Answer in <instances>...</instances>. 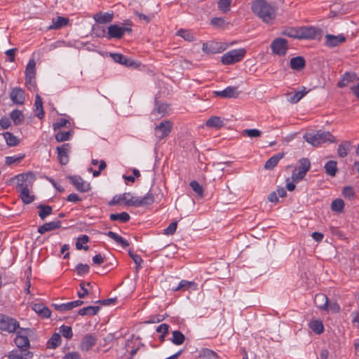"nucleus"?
Segmentation results:
<instances>
[{
    "instance_id": "1",
    "label": "nucleus",
    "mask_w": 359,
    "mask_h": 359,
    "mask_svg": "<svg viewBox=\"0 0 359 359\" xmlns=\"http://www.w3.org/2000/svg\"><path fill=\"white\" fill-rule=\"evenodd\" d=\"M125 201L127 206L141 207L151 205L155 201L154 194L149 191L144 197H135L130 193H124L120 195H116L109 203L110 205H115L121 201Z\"/></svg>"
},
{
    "instance_id": "2",
    "label": "nucleus",
    "mask_w": 359,
    "mask_h": 359,
    "mask_svg": "<svg viewBox=\"0 0 359 359\" xmlns=\"http://www.w3.org/2000/svg\"><path fill=\"white\" fill-rule=\"evenodd\" d=\"M17 180L16 189L20 193V197L25 204L32 203L35 197L30 194L29 189L32 187L34 175L32 172L18 175L15 177Z\"/></svg>"
},
{
    "instance_id": "3",
    "label": "nucleus",
    "mask_w": 359,
    "mask_h": 359,
    "mask_svg": "<svg viewBox=\"0 0 359 359\" xmlns=\"http://www.w3.org/2000/svg\"><path fill=\"white\" fill-rule=\"evenodd\" d=\"M252 11L266 23L272 22L276 18L275 8L265 0H254Z\"/></svg>"
},
{
    "instance_id": "4",
    "label": "nucleus",
    "mask_w": 359,
    "mask_h": 359,
    "mask_svg": "<svg viewBox=\"0 0 359 359\" xmlns=\"http://www.w3.org/2000/svg\"><path fill=\"white\" fill-rule=\"evenodd\" d=\"M304 139L313 147H318L322 144L336 142L335 137L328 131L318 130L316 133H308L304 135Z\"/></svg>"
},
{
    "instance_id": "5",
    "label": "nucleus",
    "mask_w": 359,
    "mask_h": 359,
    "mask_svg": "<svg viewBox=\"0 0 359 359\" xmlns=\"http://www.w3.org/2000/svg\"><path fill=\"white\" fill-rule=\"evenodd\" d=\"M15 332H16V337L14 339L15 345L22 351H27L30 346L28 337L31 332V330L29 328H22L19 327Z\"/></svg>"
},
{
    "instance_id": "6",
    "label": "nucleus",
    "mask_w": 359,
    "mask_h": 359,
    "mask_svg": "<svg viewBox=\"0 0 359 359\" xmlns=\"http://www.w3.org/2000/svg\"><path fill=\"white\" fill-rule=\"evenodd\" d=\"M245 54L246 50L245 48L233 49L224 54L221 62L224 65H232L241 61Z\"/></svg>"
},
{
    "instance_id": "7",
    "label": "nucleus",
    "mask_w": 359,
    "mask_h": 359,
    "mask_svg": "<svg viewBox=\"0 0 359 359\" xmlns=\"http://www.w3.org/2000/svg\"><path fill=\"white\" fill-rule=\"evenodd\" d=\"M19 323L14 318L0 314V330L9 333L15 332L19 328Z\"/></svg>"
},
{
    "instance_id": "8",
    "label": "nucleus",
    "mask_w": 359,
    "mask_h": 359,
    "mask_svg": "<svg viewBox=\"0 0 359 359\" xmlns=\"http://www.w3.org/2000/svg\"><path fill=\"white\" fill-rule=\"evenodd\" d=\"M288 42L283 38H276L271 43L272 53L279 56H283L288 50Z\"/></svg>"
},
{
    "instance_id": "9",
    "label": "nucleus",
    "mask_w": 359,
    "mask_h": 359,
    "mask_svg": "<svg viewBox=\"0 0 359 359\" xmlns=\"http://www.w3.org/2000/svg\"><path fill=\"white\" fill-rule=\"evenodd\" d=\"M299 163V168L298 171H293L292 175V179L293 181L297 182L302 180L304 178L306 172L309 170L311 167V163L306 158H301Z\"/></svg>"
},
{
    "instance_id": "10",
    "label": "nucleus",
    "mask_w": 359,
    "mask_h": 359,
    "mask_svg": "<svg viewBox=\"0 0 359 359\" xmlns=\"http://www.w3.org/2000/svg\"><path fill=\"white\" fill-rule=\"evenodd\" d=\"M172 123L170 121H163L154 128V134L158 140L168 137L171 132Z\"/></svg>"
},
{
    "instance_id": "11",
    "label": "nucleus",
    "mask_w": 359,
    "mask_h": 359,
    "mask_svg": "<svg viewBox=\"0 0 359 359\" xmlns=\"http://www.w3.org/2000/svg\"><path fill=\"white\" fill-rule=\"evenodd\" d=\"M346 37L343 34L332 35L327 34L325 36V45L327 47L334 48L344 43Z\"/></svg>"
},
{
    "instance_id": "12",
    "label": "nucleus",
    "mask_w": 359,
    "mask_h": 359,
    "mask_svg": "<svg viewBox=\"0 0 359 359\" xmlns=\"http://www.w3.org/2000/svg\"><path fill=\"white\" fill-rule=\"evenodd\" d=\"M213 93L215 96L222 98H237L240 95L238 87L236 86H228L223 90L214 91Z\"/></svg>"
},
{
    "instance_id": "13",
    "label": "nucleus",
    "mask_w": 359,
    "mask_h": 359,
    "mask_svg": "<svg viewBox=\"0 0 359 359\" xmlns=\"http://www.w3.org/2000/svg\"><path fill=\"white\" fill-rule=\"evenodd\" d=\"M83 304V301L76 300L64 304H53L52 306L57 311L64 313L67 311H70L74 308L78 307Z\"/></svg>"
},
{
    "instance_id": "14",
    "label": "nucleus",
    "mask_w": 359,
    "mask_h": 359,
    "mask_svg": "<svg viewBox=\"0 0 359 359\" xmlns=\"http://www.w3.org/2000/svg\"><path fill=\"white\" fill-rule=\"evenodd\" d=\"M111 57L114 62L126 67H137L138 65L132 59L126 57L121 53H111Z\"/></svg>"
},
{
    "instance_id": "15",
    "label": "nucleus",
    "mask_w": 359,
    "mask_h": 359,
    "mask_svg": "<svg viewBox=\"0 0 359 359\" xmlns=\"http://www.w3.org/2000/svg\"><path fill=\"white\" fill-rule=\"evenodd\" d=\"M10 98L16 104H23L25 101V91L20 88H14L10 93Z\"/></svg>"
},
{
    "instance_id": "16",
    "label": "nucleus",
    "mask_w": 359,
    "mask_h": 359,
    "mask_svg": "<svg viewBox=\"0 0 359 359\" xmlns=\"http://www.w3.org/2000/svg\"><path fill=\"white\" fill-rule=\"evenodd\" d=\"M70 150L69 143L63 144L61 147H57V158L62 165H66L69 162L68 153Z\"/></svg>"
},
{
    "instance_id": "17",
    "label": "nucleus",
    "mask_w": 359,
    "mask_h": 359,
    "mask_svg": "<svg viewBox=\"0 0 359 359\" xmlns=\"http://www.w3.org/2000/svg\"><path fill=\"white\" fill-rule=\"evenodd\" d=\"M97 343V338L92 334L85 335L81 341L80 348L82 351H88Z\"/></svg>"
},
{
    "instance_id": "18",
    "label": "nucleus",
    "mask_w": 359,
    "mask_h": 359,
    "mask_svg": "<svg viewBox=\"0 0 359 359\" xmlns=\"http://www.w3.org/2000/svg\"><path fill=\"white\" fill-rule=\"evenodd\" d=\"M300 39H314L320 34V30L313 27H300Z\"/></svg>"
},
{
    "instance_id": "19",
    "label": "nucleus",
    "mask_w": 359,
    "mask_h": 359,
    "mask_svg": "<svg viewBox=\"0 0 359 359\" xmlns=\"http://www.w3.org/2000/svg\"><path fill=\"white\" fill-rule=\"evenodd\" d=\"M70 180L75 188L81 192H86L90 189V185L88 182L84 181L79 176H73L70 177Z\"/></svg>"
},
{
    "instance_id": "20",
    "label": "nucleus",
    "mask_w": 359,
    "mask_h": 359,
    "mask_svg": "<svg viewBox=\"0 0 359 359\" xmlns=\"http://www.w3.org/2000/svg\"><path fill=\"white\" fill-rule=\"evenodd\" d=\"M329 299L327 297L322 293H318L315 295L314 304L321 311L328 309Z\"/></svg>"
},
{
    "instance_id": "21",
    "label": "nucleus",
    "mask_w": 359,
    "mask_h": 359,
    "mask_svg": "<svg viewBox=\"0 0 359 359\" xmlns=\"http://www.w3.org/2000/svg\"><path fill=\"white\" fill-rule=\"evenodd\" d=\"M61 224L62 222L60 220L47 222L38 227V232L43 234L46 232L60 228Z\"/></svg>"
},
{
    "instance_id": "22",
    "label": "nucleus",
    "mask_w": 359,
    "mask_h": 359,
    "mask_svg": "<svg viewBox=\"0 0 359 359\" xmlns=\"http://www.w3.org/2000/svg\"><path fill=\"white\" fill-rule=\"evenodd\" d=\"M358 78L354 72H346L343 76L340 81L338 82L337 86L339 88H343L348 86L350 83L354 82L358 80Z\"/></svg>"
},
{
    "instance_id": "23",
    "label": "nucleus",
    "mask_w": 359,
    "mask_h": 359,
    "mask_svg": "<svg viewBox=\"0 0 359 359\" xmlns=\"http://www.w3.org/2000/svg\"><path fill=\"white\" fill-rule=\"evenodd\" d=\"M108 39H121L123 37L121 27L118 25H111L108 27Z\"/></svg>"
},
{
    "instance_id": "24",
    "label": "nucleus",
    "mask_w": 359,
    "mask_h": 359,
    "mask_svg": "<svg viewBox=\"0 0 359 359\" xmlns=\"http://www.w3.org/2000/svg\"><path fill=\"white\" fill-rule=\"evenodd\" d=\"M305 60L302 56L292 57L290 61V68L297 71L303 69L305 67Z\"/></svg>"
},
{
    "instance_id": "25",
    "label": "nucleus",
    "mask_w": 359,
    "mask_h": 359,
    "mask_svg": "<svg viewBox=\"0 0 359 359\" xmlns=\"http://www.w3.org/2000/svg\"><path fill=\"white\" fill-rule=\"evenodd\" d=\"M284 156L283 153H278L277 154L273 155L269 159H268L264 165V168L266 170H273L278 164L279 161L282 159Z\"/></svg>"
},
{
    "instance_id": "26",
    "label": "nucleus",
    "mask_w": 359,
    "mask_h": 359,
    "mask_svg": "<svg viewBox=\"0 0 359 359\" xmlns=\"http://www.w3.org/2000/svg\"><path fill=\"white\" fill-rule=\"evenodd\" d=\"M189 289H192L194 290H197V284L194 281H188L185 280H182L180 282L178 286L175 288H173V291H186Z\"/></svg>"
},
{
    "instance_id": "27",
    "label": "nucleus",
    "mask_w": 359,
    "mask_h": 359,
    "mask_svg": "<svg viewBox=\"0 0 359 359\" xmlns=\"http://www.w3.org/2000/svg\"><path fill=\"white\" fill-rule=\"evenodd\" d=\"M208 128H213L215 129H219L224 126V121L219 116H211L205 123Z\"/></svg>"
},
{
    "instance_id": "28",
    "label": "nucleus",
    "mask_w": 359,
    "mask_h": 359,
    "mask_svg": "<svg viewBox=\"0 0 359 359\" xmlns=\"http://www.w3.org/2000/svg\"><path fill=\"white\" fill-rule=\"evenodd\" d=\"M69 22L68 18L58 16L53 19L52 25L48 27V29H59L65 27Z\"/></svg>"
},
{
    "instance_id": "29",
    "label": "nucleus",
    "mask_w": 359,
    "mask_h": 359,
    "mask_svg": "<svg viewBox=\"0 0 359 359\" xmlns=\"http://www.w3.org/2000/svg\"><path fill=\"white\" fill-rule=\"evenodd\" d=\"M34 112L36 117L42 119L44 116V111L43 108V102L40 95H36L34 102Z\"/></svg>"
},
{
    "instance_id": "30",
    "label": "nucleus",
    "mask_w": 359,
    "mask_h": 359,
    "mask_svg": "<svg viewBox=\"0 0 359 359\" xmlns=\"http://www.w3.org/2000/svg\"><path fill=\"white\" fill-rule=\"evenodd\" d=\"M113 17H114V15L112 13H99L95 14L93 16V18L98 23L105 24V23L110 22L113 20Z\"/></svg>"
},
{
    "instance_id": "31",
    "label": "nucleus",
    "mask_w": 359,
    "mask_h": 359,
    "mask_svg": "<svg viewBox=\"0 0 359 359\" xmlns=\"http://www.w3.org/2000/svg\"><path fill=\"white\" fill-rule=\"evenodd\" d=\"M33 310L43 318H49L51 315L50 310L43 304H35Z\"/></svg>"
},
{
    "instance_id": "32",
    "label": "nucleus",
    "mask_w": 359,
    "mask_h": 359,
    "mask_svg": "<svg viewBox=\"0 0 359 359\" xmlns=\"http://www.w3.org/2000/svg\"><path fill=\"white\" fill-rule=\"evenodd\" d=\"M10 116L15 126L21 125L25 120L22 111L18 109L13 110L10 114Z\"/></svg>"
},
{
    "instance_id": "33",
    "label": "nucleus",
    "mask_w": 359,
    "mask_h": 359,
    "mask_svg": "<svg viewBox=\"0 0 359 359\" xmlns=\"http://www.w3.org/2000/svg\"><path fill=\"white\" fill-rule=\"evenodd\" d=\"M202 49L208 54H215L220 52L217 43L213 41L204 43Z\"/></svg>"
},
{
    "instance_id": "34",
    "label": "nucleus",
    "mask_w": 359,
    "mask_h": 359,
    "mask_svg": "<svg viewBox=\"0 0 359 359\" xmlns=\"http://www.w3.org/2000/svg\"><path fill=\"white\" fill-rule=\"evenodd\" d=\"M37 208L39 210L38 215L39 217L42 219H45L48 216L50 215L53 212V208L50 205H39Z\"/></svg>"
},
{
    "instance_id": "35",
    "label": "nucleus",
    "mask_w": 359,
    "mask_h": 359,
    "mask_svg": "<svg viewBox=\"0 0 359 359\" xmlns=\"http://www.w3.org/2000/svg\"><path fill=\"white\" fill-rule=\"evenodd\" d=\"M109 238L114 240L118 244L121 245L123 248L129 246V243L124 239L122 236L118 235L115 232L108 231L106 233Z\"/></svg>"
},
{
    "instance_id": "36",
    "label": "nucleus",
    "mask_w": 359,
    "mask_h": 359,
    "mask_svg": "<svg viewBox=\"0 0 359 359\" xmlns=\"http://www.w3.org/2000/svg\"><path fill=\"white\" fill-rule=\"evenodd\" d=\"M35 66H36V63H35L34 60H33V59L29 60V61L28 62V64L27 65L26 70H25L27 81L28 79L31 81V79H33L34 78Z\"/></svg>"
},
{
    "instance_id": "37",
    "label": "nucleus",
    "mask_w": 359,
    "mask_h": 359,
    "mask_svg": "<svg viewBox=\"0 0 359 359\" xmlns=\"http://www.w3.org/2000/svg\"><path fill=\"white\" fill-rule=\"evenodd\" d=\"M171 341L177 346L182 345L185 341V336L179 330H174L172 332Z\"/></svg>"
},
{
    "instance_id": "38",
    "label": "nucleus",
    "mask_w": 359,
    "mask_h": 359,
    "mask_svg": "<svg viewBox=\"0 0 359 359\" xmlns=\"http://www.w3.org/2000/svg\"><path fill=\"white\" fill-rule=\"evenodd\" d=\"M351 142L348 141L343 142L340 144L337 149V154L341 158H344L348 155L350 150Z\"/></svg>"
},
{
    "instance_id": "39",
    "label": "nucleus",
    "mask_w": 359,
    "mask_h": 359,
    "mask_svg": "<svg viewBox=\"0 0 359 359\" xmlns=\"http://www.w3.org/2000/svg\"><path fill=\"white\" fill-rule=\"evenodd\" d=\"M100 309V306H89L81 309L79 311V314L81 316H86V315L94 316L97 313Z\"/></svg>"
},
{
    "instance_id": "40",
    "label": "nucleus",
    "mask_w": 359,
    "mask_h": 359,
    "mask_svg": "<svg viewBox=\"0 0 359 359\" xmlns=\"http://www.w3.org/2000/svg\"><path fill=\"white\" fill-rule=\"evenodd\" d=\"M325 169L328 175L334 177L337 172V162L335 161H329L325 163Z\"/></svg>"
},
{
    "instance_id": "41",
    "label": "nucleus",
    "mask_w": 359,
    "mask_h": 359,
    "mask_svg": "<svg viewBox=\"0 0 359 359\" xmlns=\"http://www.w3.org/2000/svg\"><path fill=\"white\" fill-rule=\"evenodd\" d=\"M61 343V337L58 333H54L47 342V348L54 349Z\"/></svg>"
},
{
    "instance_id": "42",
    "label": "nucleus",
    "mask_w": 359,
    "mask_h": 359,
    "mask_svg": "<svg viewBox=\"0 0 359 359\" xmlns=\"http://www.w3.org/2000/svg\"><path fill=\"white\" fill-rule=\"evenodd\" d=\"M109 217L111 221L118 220L123 223L128 222L130 219L129 214L127 213L126 212H122L121 213L117 214H111Z\"/></svg>"
},
{
    "instance_id": "43",
    "label": "nucleus",
    "mask_w": 359,
    "mask_h": 359,
    "mask_svg": "<svg viewBox=\"0 0 359 359\" xmlns=\"http://www.w3.org/2000/svg\"><path fill=\"white\" fill-rule=\"evenodd\" d=\"M309 327L315 333L320 334L324 330V326L323 323L319 320H312L309 323Z\"/></svg>"
},
{
    "instance_id": "44",
    "label": "nucleus",
    "mask_w": 359,
    "mask_h": 359,
    "mask_svg": "<svg viewBox=\"0 0 359 359\" xmlns=\"http://www.w3.org/2000/svg\"><path fill=\"white\" fill-rule=\"evenodd\" d=\"M4 137L6 143L10 147H15L19 144V140L10 132H6L4 134Z\"/></svg>"
},
{
    "instance_id": "45",
    "label": "nucleus",
    "mask_w": 359,
    "mask_h": 359,
    "mask_svg": "<svg viewBox=\"0 0 359 359\" xmlns=\"http://www.w3.org/2000/svg\"><path fill=\"white\" fill-rule=\"evenodd\" d=\"M344 208V202L342 199L337 198L334 200L331 204V209L332 211L336 212H342Z\"/></svg>"
},
{
    "instance_id": "46",
    "label": "nucleus",
    "mask_w": 359,
    "mask_h": 359,
    "mask_svg": "<svg viewBox=\"0 0 359 359\" xmlns=\"http://www.w3.org/2000/svg\"><path fill=\"white\" fill-rule=\"evenodd\" d=\"M72 134H73V131H72V130H69L67 132L59 131L55 134V140H57V142H60L69 140L70 137L72 135Z\"/></svg>"
},
{
    "instance_id": "47",
    "label": "nucleus",
    "mask_w": 359,
    "mask_h": 359,
    "mask_svg": "<svg viewBox=\"0 0 359 359\" xmlns=\"http://www.w3.org/2000/svg\"><path fill=\"white\" fill-rule=\"evenodd\" d=\"M177 35L182 37L185 41H193L194 40V36L193 34L189 30H185L183 29H180L177 31Z\"/></svg>"
},
{
    "instance_id": "48",
    "label": "nucleus",
    "mask_w": 359,
    "mask_h": 359,
    "mask_svg": "<svg viewBox=\"0 0 359 359\" xmlns=\"http://www.w3.org/2000/svg\"><path fill=\"white\" fill-rule=\"evenodd\" d=\"M89 241V237L87 235H83L82 236L78 238L77 242L76 243V247L78 250L83 249L85 250H88V246H83V243H86Z\"/></svg>"
},
{
    "instance_id": "49",
    "label": "nucleus",
    "mask_w": 359,
    "mask_h": 359,
    "mask_svg": "<svg viewBox=\"0 0 359 359\" xmlns=\"http://www.w3.org/2000/svg\"><path fill=\"white\" fill-rule=\"evenodd\" d=\"M284 35L292 38L300 39V29L288 28L283 32Z\"/></svg>"
},
{
    "instance_id": "50",
    "label": "nucleus",
    "mask_w": 359,
    "mask_h": 359,
    "mask_svg": "<svg viewBox=\"0 0 359 359\" xmlns=\"http://www.w3.org/2000/svg\"><path fill=\"white\" fill-rule=\"evenodd\" d=\"M231 0H219L218 7L223 13H227L230 10Z\"/></svg>"
},
{
    "instance_id": "51",
    "label": "nucleus",
    "mask_w": 359,
    "mask_h": 359,
    "mask_svg": "<svg viewBox=\"0 0 359 359\" xmlns=\"http://www.w3.org/2000/svg\"><path fill=\"white\" fill-rule=\"evenodd\" d=\"M190 187L199 196L202 197L203 196V189L198 182H191Z\"/></svg>"
},
{
    "instance_id": "52",
    "label": "nucleus",
    "mask_w": 359,
    "mask_h": 359,
    "mask_svg": "<svg viewBox=\"0 0 359 359\" xmlns=\"http://www.w3.org/2000/svg\"><path fill=\"white\" fill-rule=\"evenodd\" d=\"M90 267L88 264H79L76 266V271L79 276H83L89 272Z\"/></svg>"
},
{
    "instance_id": "53",
    "label": "nucleus",
    "mask_w": 359,
    "mask_h": 359,
    "mask_svg": "<svg viewBox=\"0 0 359 359\" xmlns=\"http://www.w3.org/2000/svg\"><path fill=\"white\" fill-rule=\"evenodd\" d=\"M243 134L250 137H259L261 136L262 133L258 129H246L243 131Z\"/></svg>"
},
{
    "instance_id": "54",
    "label": "nucleus",
    "mask_w": 359,
    "mask_h": 359,
    "mask_svg": "<svg viewBox=\"0 0 359 359\" xmlns=\"http://www.w3.org/2000/svg\"><path fill=\"white\" fill-rule=\"evenodd\" d=\"M167 109L168 105L166 104H161L158 101L156 100V107L154 111H156L157 114L164 115Z\"/></svg>"
},
{
    "instance_id": "55",
    "label": "nucleus",
    "mask_w": 359,
    "mask_h": 359,
    "mask_svg": "<svg viewBox=\"0 0 359 359\" xmlns=\"http://www.w3.org/2000/svg\"><path fill=\"white\" fill-rule=\"evenodd\" d=\"M60 332L67 339H71L73 336L72 327L67 325H62L60 327Z\"/></svg>"
},
{
    "instance_id": "56",
    "label": "nucleus",
    "mask_w": 359,
    "mask_h": 359,
    "mask_svg": "<svg viewBox=\"0 0 359 359\" xmlns=\"http://www.w3.org/2000/svg\"><path fill=\"white\" fill-rule=\"evenodd\" d=\"M202 358L203 359H219L215 352L209 349L203 351Z\"/></svg>"
},
{
    "instance_id": "57",
    "label": "nucleus",
    "mask_w": 359,
    "mask_h": 359,
    "mask_svg": "<svg viewBox=\"0 0 359 359\" xmlns=\"http://www.w3.org/2000/svg\"><path fill=\"white\" fill-rule=\"evenodd\" d=\"M306 93L303 91H297L293 95L290 96L289 101L291 103H297L304 95Z\"/></svg>"
},
{
    "instance_id": "58",
    "label": "nucleus",
    "mask_w": 359,
    "mask_h": 359,
    "mask_svg": "<svg viewBox=\"0 0 359 359\" xmlns=\"http://www.w3.org/2000/svg\"><path fill=\"white\" fill-rule=\"evenodd\" d=\"M342 194L345 198L351 199L355 196V191L351 187H345L343 189Z\"/></svg>"
},
{
    "instance_id": "59",
    "label": "nucleus",
    "mask_w": 359,
    "mask_h": 359,
    "mask_svg": "<svg viewBox=\"0 0 359 359\" xmlns=\"http://www.w3.org/2000/svg\"><path fill=\"white\" fill-rule=\"evenodd\" d=\"M177 227V222H172L170 225L164 229V234L165 235H173Z\"/></svg>"
},
{
    "instance_id": "60",
    "label": "nucleus",
    "mask_w": 359,
    "mask_h": 359,
    "mask_svg": "<svg viewBox=\"0 0 359 359\" xmlns=\"http://www.w3.org/2000/svg\"><path fill=\"white\" fill-rule=\"evenodd\" d=\"M67 123H69V121L65 118H61L58 121L55 122L53 125V130L57 131L60 128L65 127Z\"/></svg>"
},
{
    "instance_id": "61",
    "label": "nucleus",
    "mask_w": 359,
    "mask_h": 359,
    "mask_svg": "<svg viewBox=\"0 0 359 359\" xmlns=\"http://www.w3.org/2000/svg\"><path fill=\"white\" fill-rule=\"evenodd\" d=\"M129 256L131 257V259L134 261V262L136 264L137 267H139L142 262H143L142 257L135 253H134L133 251L129 250L128 252Z\"/></svg>"
},
{
    "instance_id": "62",
    "label": "nucleus",
    "mask_w": 359,
    "mask_h": 359,
    "mask_svg": "<svg viewBox=\"0 0 359 359\" xmlns=\"http://www.w3.org/2000/svg\"><path fill=\"white\" fill-rule=\"evenodd\" d=\"M325 311H331L334 313H337L340 311L339 305L336 302L328 303V309L324 310Z\"/></svg>"
},
{
    "instance_id": "63",
    "label": "nucleus",
    "mask_w": 359,
    "mask_h": 359,
    "mask_svg": "<svg viewBox=\"0 0 359 359\" xmlns=\"http://www.w3.org/2000/svg\"><path fill=\"white\" fill-rule=\"evenodd\" d=\"M8 359H24L22 355L18 351H12L8 354Z\"/></svg>"
},
{
    "instance_id": "64",
    "label": "nucleus",
    "mask_w": 359,
    "mask_h": 359,
    "mask_svg": "<svg viewBox=\"0 0 359 359\" xmlns=\"http://www.w3.org/2000/svg\"><path fill=\"white\" fill-rule=\"evenodd\" d=\"M62 359H81V356L78 352H71L66 354Z\"/></svg>"
}]
</instances>
